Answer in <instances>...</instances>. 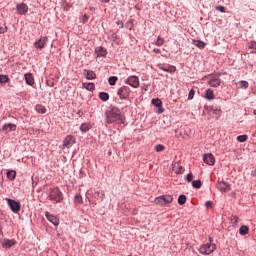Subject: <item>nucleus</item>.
Masks as SVG:
<instances>
[{
  "label": "nucleus",
  "mask_w": 256,
  "mask_h": 256,
  "mask_svg": "<svg viewBox=\"0 0 256 256\" xmlns=\"http://www.w3.org/2000/svg\"><path fill=\"white\" fill-rule=\"evenodd\" d=\"M203 183L201 182V180H194L192 181V187H194V189H201Z\"/></svg>",
  "instance_id": "34"
},
{
  "label": "nucleus",
  "mask_w": 256,
  "mask_h": 256,
  "mask_svg": "<svg viewBox=\"0 0 256 256\" xmlns=\"http://www.w3.org/2000/svg\"><path fill=\"white\" fill-rule=\"evenodd\" d=\"M163 43H165V39L161 36H158L155 45H157V47H161L163 46Z\"/></svg>",
  "instance_id": "38"
},
{
  "label": "nucleus",
  "mask_w": 256,
  "mask_h": 256,
  "mask_svg": "<svg viewBox=\"0 0 256 256\" xmlns=\"http://www.w3.org/2000/svg\"><path fill=\"white\" fill-rule=\"evenodd\" d=\"M206 209H213V201L208 200L205 202Z\"/></svg>",
  "instance_id": "44"
},
{
  "label": "nucleus",
  "mask_w": 256,
  "mask_h": 256,
  "mask_svg": "<svg viewBox=\"0 0 256 256\" xmlns=\"http://www.w3.org/2000/svg\"><path fill=\"white\" fill-rule=\"evenodd\" d=\"M62 9L63 11H69V9H71V5H69V3H64L62 5Z\"/></svg>",
  "instance_id": "46"
},
{
  "label": "nucleus",
  "mask_w": 256,
  "mask_h": 256,
  "mask_svg": "<svg viewBox=\"0 0 256 256\" xmlns=\"http://www.w3.org/2000/svg\"><path fill=\"white\" fill-rule=\"evenodd\" d=\"M217 189H219L221 193H229V191H231V184L224 180L218 181Z\"/></svg>",
  "instance_id": "10"
},
{
  "label": "nucleus",
  "mask_w": 256,
  "mask_h": 256,
  "mask_svg": "<svg viewBox=\"0 0 256 256\" xmlns=\"http://www.w3.org/2000/svg\"><path fill=\"white\" fill-rule=\"evenodd\" d=\"M205 99H207V101H213V99H215V93L213 92V89H206Z\"/></svg>",
  "instance_id": "21"
},
{
  "label": "nucleus",
  "mask_w": 256,
  "mask_h": 256,
  "mask_svg": "<svg viewBox=\"0 0 256 256\" xmlns=\"http://www.w3.org/2000/svg\"><path fill=\"white\" fill-rule=\"evenodd\" d=\"M26 85H30V87H33L35 85V78L33 77V74L30 72L26 73L24 75Z\"/></svg>",
  "instance_id": "20"
},
{
  "label": "nucleus",
  "mask_w": 256,
  "mask_h": 256,
  "mask_svg": "<svg viewBox=\"0 0 256 256\" xmlns=\"http://www.w3.org/2000/svg\"><path fill=\"white\" fill-rule=\"evenodd\" d=\"M253 114L256 115V110L253 111Z\"/></svg>",
  "instance_id": "59"
},
{
  "label": "nucleus",
  "mask_w": 256,
  "mask_h": 256,
  "mask_svg": "<svg viewBox=\"0 0 256 256\" xmlns=\"http://www.w3.org/2000/svg\"><path fill=\"white\" fill-rule=\"evenodd\" d=\"M74 203L75 205H83V196H81V194H76L74 196Z\"/></svg>",
  "instance_id": "27"
},
{
  "label": "nucleus",
  "mask_w": 256,
  "mask_h": 256,
  "mask_svg": "<svg viewBox=\"0 0 256 256\" xmlns=\"http://www.w3.org/2000/svg\"><path fill=\"white\" fill-rule=\"evenodd\" d=\"M151 103L154 105V107H161L163 105V101H161L159 98H153Z\"/></svg>",
  "instance_id": "31"
},
{
  "label": "nucleus",
  "mask_w": 256,
  "mask_h": 256,
  "mask_svg": "<svg viewBox=\"0 0 256 256\" xmlns=\"http://www.w3.org/2000/svg\"><path fill=\"white\" fill-rule=\"evenodd\" d=\"M16 11L18 15H27V12L29 11V6H27L26 3L17 4Z\"/></svg>",
  "instance_id": "15"
},
{
  "label": "nucleus",
  "mask_w": 256,
  "mask_h": 256,
  "mask_svg": "<svg viewBox=\"0 0 256 256\" xmlns=\"http://www.w3.org/2000/svg\"><path fill=\"white\" fill-rule=\"evenodd\" d=\"M117 81H119V78L117 76H110L108 78L109 85L113 86L117 84Z\"/></svg>",
  "instance_id": "32"
},
{
  "label": "nucleus",
  "mask_w": 256,
  "mask_h": 256,
  "mask_svg": "<svg viewBox=\"0 0 256 256\" xmlns=\"http://www.w3.org/2000/svg\"><path fill=\"white\" fill-rule=\"evenodd\" d=\"M193 45H195V47H198V49H205L207 44L202 40H193Z\"/></svg>",
  "instance_id": "24"
},
{
  "label": "nucleus",
  "mask_w": 256,
  "mask_h": 256,
  "mask_svg": "<svg viewBox=\"0 0 256 256\" xmlns=\"http://www.w3.org/2000/svg\"><path fill=\"white\" fill-rule=\"evenodd\" d=\"M178 203L180 205H185V203H187V196H185V194H181L179 197H178Z\"/></svg>",
  "instance_id": "35"
},
{
  "label": "nucleus",
  "mask_w": 256,
  "mask_h": 256,
  "mask_svg": "<svg viewBox=\"0 0 256 256\" xmlns=\"http://www.w3.org/2000/svg\"><path fill=\"white\" fill-rule=\"evenodd\" d=\"M240 235H248L249 234V227L247 225H242L239 229Z\"/></svg>",
  "instance_id": "29"
},
{
  "label": "nucleus",
  "mask_w": 256,
  "mask_h": 256,
  "mask_svg": "<svg viewBox=\"0 0 256 256\" xmlns=\"http://www.w3.org/2000/svg\"><path fill=\"white\" fill-rule=\"evenodd\" d=\"M35 109H36L37 113H40L41 115H45V113H47V108H45V106H43L41 104H37L35 106Z\"/></svg>",
  "instance_id": "25"
},
{
  "label": "nucleus",
  "mask_w": 256,
  "mask_h": 256,
  "mask_svg": "<svg viewBox=\"0 0 256 256\" xmlns=\"http://www.w3.org/2000/svg\"><path fill=\"white\" fill-rule=\"evenodd\" d=\"M99 99H101V101H107L109 99V93L107 92H100L99 93Z\"/></svg>",
  "instance_id": "36"
},
{
  "label": "nucleus",
  "mask_w": 256,
  "mask_h": 256,
  "mask_svg": "<svg viewBox=\"0 0 256 256\" xmlns=\"http://www.w3.org/2000/svg\"><path fill=\"white\" fill-rule=\"evenodd\" d=\"M117 95L121 101H129V97H131V88L129 86H122L117 90Z\"/></svg>",
  "instance_id": "4"
},
{
  "label": "nucleus",
  "mask_w": 256,
  "mask_h": 256,
  "mask_svg": "<svg viewBox=\"0 0 256 256\" xmlns=\"http://www.w3.org/2000/svg\"><path fill=\"white\" fill-rule=\"evenodd\" d=\"M195 176H193L192 173H188L185 177V181H187L188 183H191V181H193Z\"/></svg>",
  "instance_id": "43"
},
{
  "label": "nucleus",
  "mask_w": 256,
  "mask_h": 256,
  "mask_svg": "<svg viewBox=\"0 0 256 256\" xmlns=\"http://www.w3.org/2000/svg\"><path fill=\"white\" fill-rule=\"evenodd\" d=\"M47 41H49V38L47 36L40 37L39 40L34 42L35 49H45V45L47 44Z\"/></svg>",
  "instance_id": "13"
},
{
  "label": "nucleus",
  "mask_w": 256,
  "mask_h": 256,
  "mask_svg": "<svg viewBox=\"0 0 256 256\" xmlns=\"http://www.w3.org/2000/svg\"><path fill=\"white\" fill-rule=\"evenodd\" d=\"M45 217L49 223L54 225V227H59V217L49 213L48 211L45 212Z\"/></svg>",
  "instance_id": "12"
},
{
  "label": "nucleus",
  "mask_w": 256,
  "mask_h": 256,
  "mask_svg": "<svg viewBox=\"0 0 256 256\" xmlns=\"http://www.w3.org/2000/svg\"><path fill=\"white\" fill-rule=\"evenodd\" d=\"M154 203L159 205V207H167L170 203H173V196L162 195L155 198Z\"/></svg>",
  "instance_id": "3"
},
{
  "label": "nucleus",
  "mask_w": 256,
  "mask_h": 256,
  "mask_svg": "<svg viewBox=\"0 0 256 256\" xmlns=\"http://www.w3.org/2000/svg\"><path fill=\"white\" fill-rule=\"evenodd\" d=\"M83 75L88 81H93V79H97V74H95V72L92 70L84 69Z\"/></svg>",
  "instance_id": "18"
},
{
  "label": "nucleus",
  "mask_w": 256,
  "mask_h": 256,
  "mask_svg": "<svg viewBox=\"0 0 256 256\" xmlns=\"http://www.w3.org/2000/svg\"><path fill=\"white\" fill-rule=\"evenodd\" d=\"M176 175H183V173H185V168L183 166H179L176 171H175Z\"/></svg>",
  "instance_id": "41"
},
{
  "label": "nucleus",
  "mask_w": 256,
  "mask_h": 256,
  "mask_svg": "<svg viewBox=\"0 0 256 256\" xmlns=\"http://www.w3.org/2000/svg\"><path fill=\"white\" fill-rule=\"evenodd\" d=\"M241 89H247L249 87V82L242 80L239 82Z\"/></svg>",
  "instance_id": "42"
},
{
  "label": "nucleus",
  "mask_w": 256,
  "mask_h": 256,
  "mask_svg": "<svg viewBox=\"0 0 256 256\" xmlns=\"http://www.w3.org/2000/svg\"><path fill=\"white\" fill-rule=\"evenodd\" d=\"M77 143V138L73 135H67L65 139L63 140V147H66V149H71L73 145Z\"/></svg>",
  "instance_id": "8"
},
{
  "label": "nucleus",
  "mask_w": 256,
  "mask_h": 256,
  "mask_svg": "<svg viewBox=\"0 0 256 256\" xmlns=\"http://www.w3.org/2000/svg\"><path fill=\"white\" fill-rule=\"evenodd\" d=\"M62 163H67V156L62 157Z\"/></svg>",
  "instance_id": "54"
},
{
  "label": "nucleus",
  "mask_w": 256,
  "mask_h": 256,
  "mask_svg": "<svg viewBox=\"0 0 256 256\" xmlns=\"http://www.w3.org/2000/svg\"><path fill=\"white\" fill-rule=\"evenodd\" d=\"M87 21H89V16H87V14H84L83 17H82L83 25H85V23H87Z\"/></svg>",
  "instance_id": "48"
},
{
  "label": "nucleus",
  "mask_w": 256,
  "mask_h": 256,
  "mask_svg": "<svg viewBox=\"0 0 256 256\" xmlns=\"http://www.w3.org/2000/svg\"><path fill=\"white\" fill-rule=\"evenodd\" d=\"M111 38H112L113 41L119 40V36H118L116 33H113V34L111 35Z\"/></svg>",
  "instance_id": "50"
},
{
  "label": "nucleus",
  "mask_w": 256,
  "mask_h": 256,
  "mask_svg": "<svg viewBox=\"0 0 256 256\" xmlns=\"http://www.w3.org/2000/svg\"><path fill=\"white\" fill-rule=\"evenodd\" d=\"M207 109H208V111H212V113L214 115H217V117H221V108L209 107Z\"/></svg>",
  "instance_id": "30"
},
{
  "label": "nucleus",
  "mask_w": 256,
  "mask_h": 256,
  "mask_svg": "<svg viewBox=\"0 0 256 256\" xmlns=\"http://www.w3.org/2000/svg\"><path fill=\"white\" fill-rule=\"evenodd\" d=\"M0 243L3 249H11V247H14V245H17V241H15V239L9 240L7 238H4Z\"/></svg>",
  "instance_id": "16"
},
{
  "label": "nucleus",
  "mask_w": 256,
  "mask_h": 256,
  "mask_svg": "<svg viewBox=\"0 0 256 256\" xmlns=\"http://www.w3.org/2000/svg\"><path fill=\"white\" fill-rule=\"evenodd\" d=\"M7 204H8V207H10V210L12 211V213H19V211H21V202L8 198Z\"/></svg>",
  "instance_id": "7"
},
{
  "label": "nucleus",
  "mask_w": 256,
  "mask_h": 256,
  "mask_svg": "<svg viewBox=\"0 0 256 256\" xmlns=\"http://www.w3.org/2000/svg\"><path fill=\"white\" fill-rule=\"evenodd\" d=\"M233 221H234V223H238V221H239V217L234 216Z\"/></svg>",
  "instance_id": "55"
},
{
  "label": "nucleus",
  "mask_w": 256,
  "mask_h": 256,
  "mask_svg": "<svg viewBox=\"0 0 256 256\" xmlns=\"http://www.w3.org/2000/svg\"><path fill=\"white\" fill-rule=\"evenodd\" d=\"M101 3H109L111 0H99Z\"/></svg>",
  "instance_id": "57"
},
{
  "label": "nucleus",
  "mask_w": 256,
  "mask_h": 256,
  "mask_svg": "<svg viewBox=\"0 0 256 256\" xmlns=\"http://www.w3.org/2000/svg\"><path fill=\"white\" fill-rule=\"evenodd\" d=\"M93 126H91L90 123H82L80 126L81 133H87L88 131H91Z\"/></svg>",
  "instance_id": "23"
},
{
  "label": "nucleus",
  "mask_w": 256,
  "mask_h": 256,
  "mask_svg": "<svg viewBox=\"0 0 256 256\" xmlns=\"http://www.w3.org/2000/svg\"><path fill=\"white\" fill-rule=\"evenodd\" d=\"M47 195L48 201L52 203H63V192H61L59 187L49 188Z\"/></svg>",
  "instance_id": "2"
},
{
  "label": "nucleus",
  "mask_w": 256,
  "mask_h": 256,
  "mask_svg": "<svg viewBox=\"0 0 256 256\" xmlns=\"http://www.w3.org/2000/svg\"><path fill=\"white\" fill-rule=\"evenodd\" d=\"M95 54L97 57H107V49L103 46H98L95 48Z\"/></svg>",
  "instance_id": "19"
},
{
  "label": "nucleus",
  "mask_w": 256,
  "mask_h": 256,
  "mask_svg": "<svg viewBox=\"0 0 256 256\" xmlns=\"http://www.w3.org/2000/svg\"><path fill=\"white\" fill-rule=\"evenodd\" d=\"M215 249H217V245L214 243H206L200 246L199 248V254L200 255H211V253H213V251H215Z\"/></svg>",
  "instance_id": "5"
},
{
  "label": "nucleus",
  "mask_w": 256,
  "mask_h": 256,
  "mask_svg": "<svg viewBox=\"0 0 256 256\" xmlns=\"http://www.w3.org/2000/svg\"><path fill=\"white\" fill-rule=\"evenodd\" d=\"M247 139H249V136H247L245 134L237 136L238 143H245V141H247Z\"/></svg>",
  "instance_id": "37"
},
{
  "label": "nucleus",
  "mask_w": 256,
  "mask_h": 256,
  "mask_svg": "<svg viewBox=\"0 0 256 256\" xmlns=\"http://www.w3.org/2000/svg\"><path fill=\"white\" fill-rule=\"evenodd\" d=\"M124 83L126 85H130V87H133V89H137V87H139V77L138 76H135V75H132V76H129L125 81Z\"/></svg>",
  "instance_id": "9"
},
{
  "label": "nucleus",
  "mask_w": 256,
  "mask_h": 256,
  "mask_svg": "<svg viewBox=\"0 0 256 256\" xmlns=\"http://www.w3.org/2000/svg\"><path fill=\"white\" fill-rule=\"evenodd\" d=\"M248 49H251L250 53L256 55V41L255 40L250 41V43L248 44Z\"/></svg>",
  "instance_id": "28"
},
{
  "label": "nucleus",
  "mask_w": 256,
  "mask_h": 256,
  "mask_svg": "<svg viewBox=\"0 0 256 256\" xmlns=\"http://www.w3.org/2000/svg\"><path fill=\"white\" fill-rule=\"evenodd\" d=\"M164 112H165V108H163V105L161 107H158V111H157L158 115H161Z\"/></svg>",
  "instance_id": "49"
},
{
  "label": "nucleus",
  "mask_w": 256,
  "mask_h": 256,
  "mask_svg": "<svg viewBox=\"0 0 256 256\" xmlns=\"http://www.w3.org/2000/svg\"><path fill=\"white\" fill-rule=\"evenodd\" d=\"M83 89H86L87 91H95V83L93 82H87V83H82Z\"/></svg>",
  "instance_id": "22"
},
{
  "label": "nucleus",
  "mask_w": 256,
  "mask_h": 256,
  "mask_svg": "<svg viewBox=\"0 0 256 256\" xmlns=\"http://www.w3.org/2000/svg\"><path fill=\"white\" fill-rule=\"evenodd\" d=\"M0 131L7 135V133H11V131H17V125L13 123H5L3 124L2 129Z\"/></svg>",
  "instance_id": "14"
},
{
  "label": "nucleus",
  "mask_w": 256,
  "mask_h": 256,
  "mask_svg": "<svg viewBox=\"0 0 256 256\" xmlns=\"http://www.w3.org/2000/svg\"><path fill=\"white\" fill-rule=\"evenodd\" d=\"M208 239L210 243H213V238L209 237Z\"/></svg>",
  "instance_id": "58"
},
{
  "label": "nucleus",
  "mask_w": 256,
  "mask_h": 256,
  "mask_svg": "<svg viewBox=\"0 0 256 256\" xmlns=\"http://www.w3.org/2000/svg\"><path fill=\"white\" fill-rule=\"evenodd\" d=\"M193 97H195V90L191 89L188 93V99L189 101H191L193 99Z\"/></svg>",
  "instance_id": "45"
},
{
  "label": "nucleus",
  "mask_w": 256,
  "mask_h": 256,
  "mask_svg": "<svg viewBox=\"0 0 256 256\" xmlns=\"http://www.w3.org/2000/svg\"><path fill=\"white\" fill-rule=\"evenodd\" d=\"M105 120L108 125L117 123L118 125H124L125 114L121 113V109L112 107L111 110L105 112Z\"/></svg>",
  "instance_id": "1"
},
{
  "label": "nucleus",
  "mask_w": 256,
  "mask_h": 256,
  "mask_svg": "<svg viewBox=\"0 0 256 256\" xmlns=\"http://www.w3.org/2000/svg\"><path fill=\"white\" fill-rule=\"evenodd\" d=\"M9 81H11V79H9V76H7L5 74L0 75V83L1 84L5 85V83H9Z\"/></svg>",
  "instance_id": "33"
},
{
  "label": "nucleus",
  "mask_w": 256,
  "mask_h": 256,
  "mask_svg": "<svg viewBox=\"0 0 256 256\" xmlns=\"http://www.w3.org/2000/svg\"><path fill=\"white\" fill-rule=\"evenodd\" d=\"M220 76H221V73H219V72L209 74L208 77H211V78L208 81V85L210 87H214V88H217V87L221 86V79H219Z\"/></svg>",
  "instance_id": "6"
},
{
  "label": "nucleus",
  "mask_w": 256,
  "mask_h": 256,
  "mask_svg": "<svg viewBox=\"0 0 256 256\" xmlns=\"http://www.w3.org/2000/svg\"><path fill=\"white\" fill-rule=\"evenodd\" d=\"M7 33V25L5 23H0V35Z\"/></svg>",
  "instance_id": "40"
},
{
  "label": "nucleus",
  "mask_w": 256,
  "mask_h": 256,
  "mask_svg": "<svg viewBox=\"0 0 256 256\" xmlns=\"http://www.w3.org/2000/svg\"><path fill=\"white\" fill-rule=\"evenodd\" d=\"M153 53L159 54V53H161V49H159V48H154V49H153Z\"/></svg>",
  "instance_id": "53"
},
{
  "label": "nucleus",
  "mask_w": 256,
  "mask_h": 256,
  "mask_svg": "<svg viewBox=\"0 0 256 256\" xmlns=\"http://www.w3.org/2000/svg\"><path fill=\"white\" fill-rule=\"evenodd\" d=\"M155 151L161 153V151H165V146L163 144H158L155 146Z\"/></svg>",
  "instance_id": "39"
},
{
  "label": "nucleus",
  "mask_w": 256,
  "mask_h": 256,
  "mask_svg": "<svg viewBox=\"0 0 256 256\" xmlns=\"http://www.w3.org/2000/svg\"><path fill=\"white\" fill-rule=\"evenodd\" d=\"M46 83H47L48 87H53V85H55L54 81H47Z\"/></svg>",
  "instance_id": "52"
},
{
  "label": "nucleus",
  "mask_w": 256,
  "mask_h": 256,
  "mask_svg": "<svg viewBox=\"0 0 256 256\" xmlns=\"http://www.w3.org/2000/svg\"><path fill=\"white\" fill-rule=\"evenodd\" d=\"M0 237H3V228L0 226Z\"/></svg>",
  "instance_id": "56"
},
{
  "label": "nucleus",
  "mask_w": 256,
  "mask_h": 256,
  "mask_svg": "<svg viewBox=\"0 0 256 256\" xmlns=\"http://www.w3.org/2000/svg\"><path fill=\"white\" fill-rule=\"evenodd\" d=\"M157 67L161 71H165V73H175L177 71V67L170 64H158Z\"/></svg>",
  "instance_id": "11"
},
{
  "label": "nucleus",
  "mask_w": 256,
  "mask_h": 256,
  "mask_svg": "<svg viewBox=\"0 0 256 256\" xmlns=\"http://www.w3.org/2000/svg\"><path fill=\"white\" fill-rule=\"evenodd\" d=\"M216 11H219L220 13H225V6H216L215 7Z\"/></svg>",
  "instance_id": "47"
},
{
  "label": "nucleus",
  "mask_w": 256,
  "mask_h": 256,
  "mask_svg": "<svg viewBox=\"0 0 256 256\" xmlns=\"http://www.w3.org/2000/svg\"><path fill=\"white\" fill-rule=\"evenodd\" d=\"M15 177H17V172L15 170H9L7 172V178L10 180V181H15Z\"/></svg>",
  "instance_id": "26"
},
{
  "label": "nucleus",
  "mask_w": 256,
  "mask_h": 256,
  "mask_svg": "<svg viewBox=\"0 0 256 256\" xmlns=\"http://www.w3.org/2000/svg\"><path fill=\"white\" fill-rule=\"evenodd\" d=\"M203 161L206 165H215V156L211 153L204 154Z\"/></svg>",
  "instance_id": "17"
},
{
  "label": "nucleus",
  "mask_w": 256,
  "mask_h": 256,
  "mask_svg": "<svg viewBox=\"0 0 256 256\" xmlns=\"http://www.w3.org/2000/svg\"><path fill=\"white\" fill-rule=\"evenodd\" d=\"M116 24H117V25H120V28L123 29V27H124L123 21L118 20V21L116 22Z\"/></svg>",
  "instance_id": "51"
}]
</instances>
